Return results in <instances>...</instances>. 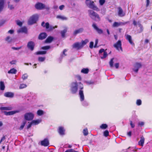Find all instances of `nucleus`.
<instances>
[{"mask_svg":"<svg viewBox=\"0 0 152 152\" xmlns=\"http://www.w3.org/2000/svg\"><path fill=\"white\" fill-rule=\"evenodd\" d=\"M70 90L72 93L75 94L77 91L78 88L80 89L79 95L81 102L83 101L84 99V96L83 93V86L81 82L77 83L76 81L71 83L70 86Z\"/></svg>","mask_w":152,"mask_h":152,"instance_id":"nucleus-1","label":"nucleus"},{"mask_svg":"<svg viewBox=\"0 0 152 152\" xmlns=\"http://www.w3.org/2000/svg\"><path fill=\"white\" fill-rule=\"evenodd\" d=\"M88 12L89 16L92 19H94L96 21H99L100 20L99 15L93 10H88Z\"/></svg>","mask_w":152,"mask_h":152,"instance_id":"nucleus-2","label":"nucleus"},{"mask_svg":"<svg viewBox=\"0 0 152 152\" xmlns=\"http://www.w3.org/2000/svg\"><path fill=\"white\" fill-rule=\"evenodd\" d=\"M86 3L90 8L96 11H99V9L94 4V2L90 0H86Z\"/></svg>","mask_w":152,"mask_h":152,"instance_id":"nucleus-3","label":"nucleus"},{"mask_svg":"<svg viewBox=\"0 0 152 152\" xmlns=\"http://www.w3.org/2000/svg\"><path fill=\"white\" fill-rule=\"evenodd\" d=\"M38 16L37 15H33L29 19L28 23L29 24L31 25L36 23L38 19Z\"/></svg>","mask_w":152,"mask_h":152,"instance_id":"nucleus-4","label":"nucleus"},{"mask_svg":"<svg viewBox=\"0 0 152 152\" xmlns=\"http://www.w3.org/2000/svg\"><path fill=\"white\" fill-rule=\"evenodd\" d=\"M34 117V114L31 112L26 113L24 115V118L25 120L28 121L32 120Z\"/></svg>","mask_w":152,"mask_h":152,"instance_id":"nucleus-5","label":"nucleus"},{"mask_svg":"<svg viewBox=\"0 0 152 152\" xmlns=\"http://www.w3.org/2000/svg\"><path fill=\"white\" fill-rule=\"evenodd\" d=\"M99 55L102 59L105 58L107 56V54L103 49H100L99 51Z\"/></svg>","mask_w":152,"mask_h":152,"instance_id":"nucleus-6","label":"nucleus"},{"mask_svg":"<svg viewBox=\"0 0 152 152\" xmlns=\"http://www.w3.org/2000/svg\"><path fill=\"white\" fill-rule=\"evenodd\" d=\"M121 45V42L120 40H118L117 42L113 45L114 47L117 50H120L121 51H122V48Z\"/></svg>","mask_w":152,"mask_h":152,"instance_id":"nucleus-7","label":"nucleus"},{"mask_svg":"<svg viewBox=\"0 0 152 152\" xmlns=\"http://www.w3.org/2000/svg\"><path fill=\"white\" fill-rule=\"evenodd\" d=\"M142 65L140 63H136L134 65L133 70L136 73L137 72L139 69L141 67Z\"/></svg>","mask_w":152,"mask_h":152,"instance_id":"nucleus-8","label":"nucleus"},{"mask_svg":"<svg viewBox=\"0 0 152 152\" xmlns=\"http://www.w3.org/2000/svg\"><path fill=\"white\" fill-rule=\"evenodd\" d=\"M20 110H15L10 111L9 112L4 111V114L6 115H14L20 112Z\"/></svg>","mask_w":152,"mask_h":152,"instance_id":"nucleus-9","label":"nucleus"},{"mask_svg":"<svg viewBox=\"0 0 152 152\" xmlns=\"http://www.w3.org/2000/svg\"><path fill=\"white\" fill-rule=\"evenodd\" d=\"M73 48L76 49L77 50H79L82 48L80 42H77L74 43L72 45Z\"/></svg>","mask_w":152,"mask_h":152,"instance_id":"nucleus-10","label":"nucleus"},{"mask_svg":"<svg viewBox=\"0 0 152 152\" xmlns=\"http://www.w3.org/2000/svg\"><path fill=\"white\" fill-rule=\"evenodd\" d=\"M92 26L96 30L98 34H101L103 33V31L102 30L99 28L97 26L96 24L95 23H93Z\"/></svg>","mask_w":152,"mask_h":152,"instance_id":"nucleus-11","label":"nucleus"},{"mask_svg":"<svg viewBox=\"0 0 152 152\" xmlns=\"http://www.w3.org/2000/svg\"><path fill=\"white\" fill-rule=\"evenodd\" d=\"M4 96L6 97L12 98L14 96V94L12 92H7L4 93Z\"/></svg>","mask_w":152,"mask_h":152,"instance_id":"nucleus-12","label":"nucleus"},{"mask_svg":"<svg viewBox=\"0 0 152 152\" xmlns=\"http://www.w3.org/2000/svg\"><path fill=\"white\" fill-rule=\"evenodd\" d=\"M45 27L46 29H48V31H50L53 30L55 28H57V26H49V23H45Z\"/></svg>","mask_w":152,"mask_h":152,"instance_id":"nucleus-13","label":"nucleus"},{"mask_svg":"<svg viewBox=\"0 0 152 152\" xmlns=\"http://www.w3.org/2000/svg\"><path fill=\"white\" fill-rule=\"evenodd\" d=\"M34 46V43L32 41L29 42L27 45L28 47L31 50H33Z\"/></svg>","mask_w":152,"mask_h":152,"instance_id":"nucleus-14","label":"nucleus"},{"mask_svg":"<svg viewBox=\"0 0 152 152\" xmlns=\"http://www.w3.org/2000/svg\"><path fill=\"white\" fill-rule=\"evenodd\" d=\"M41 144L42 145L45 146H47L49 145V142L48 140L45 139L41 142Z\"/></svg>","mask_w":152,"mask_h":152,"instance_id":"nucleus-15","label":"nucleus"},{"mask_svg":"<svg viewBox=\"0 0 152 152\" xmlns=\"http://www.w3.org/2000/svg\"><path fill=\"white\" fill-rule=\"evenodd\" d=\"M13 109V107L11 106H10L7 107H0V110H12Z\"/></svg>","mask_w":152,"mask_h":152,"instance_id":"nucleus-16","label":"nucleus"},{"mask_svg":"<svg viewBox=\"0 0 152 152\" xmlns=\"http://www.w3.org/2000/svg\"><path fill=\"white\" fill-rule=\"evenodd\" d=\"M35 7L37 9H42L45 7V5L42 3H39L35 5Z\"/></svg>","mask_w":152,"mask_h":152,"instance_id":"nucleus-17","label":"nucleus"},{"mask_svg":"<svg viewBox=\"0 0 152 152\" xmlns=\"http://www.w3.org/2000/svg\"><path fill=\"white\" fill-rule=\"evenodd\" d=\"M126 38L130 43L132 45H134V43L132 42V38L131 36L127 34L125 35Z\"/></svg>","mask_w":152,"mask_h":152,"instance_id":"nucleus-18","label":"nucleus"},{"mask_svg":"<svg viewBox=\"0 0 152 152\" xmlns=\"http://www.w3.org/2000/svg\"><path fill=\"white\" fill-rule=\"evenodd\" d=\"M65 130L64 128L62 126H60L59 127L58 130V132L61 135H63L64 134Z\"/></svg>","mask_w":152,"mask_h":152,"instance_id":"nucleus-19","label":"nucleus"},{"mask_svg":"<svg viewBox=\"0 0 152 152\" xmlns=\"http://www.w3.org/2000/svg\"><path fill=\"white\" fill-rule=\"evenodd\" d=\"M83 28H80L76 29L73 32V34L74 35H76L78 34L81 33L83 31Z\"/></svg>","mask_w":152,"mask_h":152,"instance_id":"nucleus-20","label":"nucleus"},{"mask_svg":"<svg viewBox=\"0 0 152 152\" xmlns=\"http://www.w3.org/2000/svg\"><path fill=\"white\" fill-rule=\"evenodd\" d=\"M118 14L119 16L122 17L125 15V13L123 12L122 9L120 7L118 8Z\"/></svg>","mask_w":152,"mask_h":152,"instance_id":"nucleus-21","label":"nucleus"},{"mask_svg":"<svg viewBox=\"0 0 152 152\" xmlns=\"http://www.w3.org/2000/svg\"><path fill=\"white\" fill-rule=\"evenodd\" d=\"M42 121L41 119H37L36 120H33L31 122V124L33 125H36L39 124Z\"/></svg>","mask_w":152,"mask_h":152,"instance_id":"nucleus-22","label":"nucleus"},{"mask_svg":"<svg viewBox=\"0 0 152 152\" xmlns=\"http://www.w3.org/2000/svg\"><path fill=\"white\" fill-rule=\"evenodd\" d=\"M27 32V29L26 27H23L21 28L18 30L17 32L18 33H26Z\"/></svg>","mask_w":152,"mask_h":152,"instance_id":"nucleus-23","label":"nucleus"},{"mask_svg":"<svg viewBox=\"0 0 152 152\" xmlns=\"http://www.w3.org/2000/svg\"><path fill=\"white\" fill-rule=\"evenodd\" d=\"M145 138L143 136L140 137V139L138 142V145H140L143 146L144 143Z\"/></svg>","mask_w":152,"mask_h":152,"instance_id":"nucleus-24","label":"nucleus"},{"mask_svg":"<svg viewBox=\"0 0 152 152\" xmlns=\"http://www.w3.org/2000/svg\"><path fill=\"white\" fill-rule=\"evenodd\" d=\"M56 18H57L62 20H67V18L64 16L62 15H57Z\"/></svg>","mask_w":152,"mask_h":152,"instance_id":"nucleus-25","label":"nucleus"},{"mask_svg":"<svg viewBox=\"0 0 152 152\" xmlns=\"http://www.w3.org/2000/svg\"><path fill=\"white\" fill-rule=\"evenodd\" d=\"M47 35L46 33H43L41 34L39 36V38L40 39H43L47 37Z\"/></svg>","mask_w":152,"mask_h":152,"instance_id":"nucleus-26","label":"nucleus"},{"mask_svg":"<svg viewBox=\"0 0 152 152\" xmlns=\"http://www.w3.org/2000/svg\"><path fill=\"white\" fill-rule=\"evenodd\" d=\"M5 40L8 43H10L13 41V39L10 36H8L5 38Z\"/></svg>","mask_w":152,"mask_h":152,"instance_id":"nucleus-27","label":"nucleus"},{"mask_svg":"<svg viewBox=\"0 0 152 152\" xmlns=\"http://www.w3.org/2000/svg\"><path fill=\"white\" fill-rule=\"evenodd\" d=\"M4 6V0H0V12L3 10Z\"/></svg>","mask_w":152,"mask_h":152,"instance_id":"nucleus-28","label":"nucleus"},{"mask_svg":"<svg viewBox=\"0 0 152 152\" xmlns=\"http://www.w3.org/2000/svg\"><path fill=\"white\" fill-rule=\"evenodd\" d=\"M53 37L50 36L48 37L45 41V42L49 43L51 42L53 40Z\"/></svg>","mask_w":152,"mask_h":152,"instance_id":"nucleus-29","label":"nucleus"},{"mask_svg":"<svg viewBox=\"0 0 152 152\" xmlns=\"http://www.w3.org/2000/svg\"><path fill=\"white\" fill-rule=\"evenodd\" d=\"M37 114L38 116H41L45 114L44 112L42 110H39L37 112Z\"/></svg>","mask_w":152,"mask_h":152,"instance_id":"nucleus-30","label":"nucleus"},{"mask_svg":"<svg viewBox=\"0 0 152 152\" xmlns=\"http://www.w3.org/2000/svg\"><path fill=\"white\" fill-rule=\"evenodd\" d=\"M122 23L121 22H115L113 23L112 26L114 27H117L120 26Z\"/></svg>","mask_w":152,"mask_h":152,"instance_id":"nucleus-31","label":"nucleus"},{"mask_svg":"<svg viewBox=\"0 0 152 152\" xmlns=\"http://www.w3.org/2000/svg\"><path fill=\"white\" fill-rule=\"evenodd\" d=\"M88 42L89 40L87 39H86L82 41L80 43V44L81 46H82V48Z\"/></svg>","mask_w":152,"mask_h":152,"instance_id":"nucleus-32","label":"nucleus"},{"mask_svg":"<svg viewBox=\"0 0 152 152\" xmlns=\"http://www.w3.org/2000/svg\"><path fill=\"white\" fill-rule=\"evenodd\" d=\"M17 72V70L14 68H12L8 72L9 74H15Z\"/></svg>","mask_w":152,"mask_h":152,"instance_id":"nucleus-33","label":"nucleus"},{"mask_svg":"<svg viewBox=\"0 0 152 152\" xmlns=\"http://www.w3.org/2000/svg\"><path fill=\"white\" fill-rule=\"evenodd\" d=\"M67 31V28H66L64 30L62 31L61 32V36L62 37H65V33Z\"/></svg>","mask_w":152,"mask_h":152,"instance_id":"nucleus-34","label":"nucleus"},{"mask_svg":"<svg viewBox=\"0 0 152 152\" xmlns=\"http://www.w3.org/2000/svg\"><path fill=\"white\" fill-rule=\"evenodd\" d=\"M5 87L4 82L1 81L0 82V88L1 90H4V89Z\"/></svg>","mask_w":152,"mask_h":152,"instance_id":"nucleus-35","label":"nucleus"},{"mask_svg":"<svg viewBox=\"0 0 152 152\" xmlns=\"http://www.w3.org/2000/svg\"><path fill=\"white\" fill-rule=\"evenodd\" d=\"M89 69L88 68H83L81 70V72L84 74H86L88 73Z\"/></svg>","mask_w":152,"mask_h":152,"instance_id":"nucleus-36","label":"nucleus"},{"mask_svg":"<svg viewBox=\"0 0 152 152\" xmlns=\"http://www.w3.org/2000/svg\"><path fill=\"white\" fill-rule=\"evenodd\" d=\"M26 124V121H23L22 122V123L20 126V128H19V129L21 130H22L24 128L25 124Z\"/></svg>","mask_w":152,"mask_h":152,"instance_id":"nucleus-37","label":"nucleus"},{"mask_svg":"<svg viewBox=\"0 0 152 152\" xmlns=\"http://www.w3.org/2000/svg\"><path fill=\"white\" fill-rule=\"evenodd\" d=\"M108 127L107 125L106 124H103L100 126V128L101 129H105Z\"/></svg>","mask_w":152,"mask_h":152,"instance_id":"nucleus-38","label":"nucleus"},{"mask_svg":"<svg viewBox=\"0 0 152 152\" xmlns=\"http://www.w3.org/2000/svg\"><path fill=\"white\" fill-rule=\"evenodd\" d=\"M27 86L26 84H21L20 85L19 87V88L20 89H22L23 88H26Z\"/></svg>","mask_w":152,"mask_h":152,"instance_id":"nucleus-39","label":"nucleus"},{"mask_svg":"<svg viewBox=\"0 0 152 152\" xmlns=\"http://www.w3.org/2000/svg\"><path fill=\"white\" fill-rule=\"evenodd\" d=\"M45 57H39L38 58V60L39 62H42L45 60Z\"/></svg>","mask_w":152,"mask_h":152,"instance_id":"nucleus-40","label":"nucleus"},{"mask_svg":"<svg viewBox=\"0 0 152 152\" xmlns=\"http://www.w3.org/2000/svg\"><path fill=\"white\" fill-rule=\"evenodd\" d=\"M46 53V51H39L37 52L36 53L37 55L39 54H45Z\"/></svg>","mask_w":152,"mask_h":152,"instance_id":"nucleus-41","label":"nucleus"},{"mask_svg":"<svg viewBox=\"0 0 152 152\" xmlns=\"http://www.w3.org/2000/svg\"><path fill=\"white\" fill-rule=\"evenodd\" d=\"M28 75L27 74H24L23 75L22 77V78L23 80H25L28 78Z\"/></svg>","mask_w":152,"mask_h":152,"instance_id":"nucleus-42","label":"nucleus"},{"mask_svg":"<svg viewBox=\"0 0 152 152\" xmlns=\"http://www.w3.org/2000/svg\"><path fill=\"white\" fill-rule=\"evenodd\" d=\"M114 58H112L110 62H109V64L110 65L111 67H113V60L114 59Z\"/></svg>","mask_w":152,"mask_h":152,"instance_id":"nucleus-43","label":"nucleus"},{"mask_svg":"<svg viewBox=\"0 0 152 152\" xmlns=\"http://www.w3.org/2000/svg\"><path fill=\"white\" fill-rule=\"evenodd\" d=\"M82 105L85 107H87L88 105V103L86 101H83L82 103Z\"/></svg>","mask_w":152,"mask_h":152,"instance_id":"nucleus-44","label":"nucleus"},{"mask_svg":"<svg viewBox=\"0 0 152 152\" xmlns=\"http://www.w3.org/2000/svg\"><path fill=\"white\" fill-rule=\"evenodd\" d=\"M83 134L84 135L86 136L88 134V131L87 129H84L83 131Z\"/></svg>","mask_w":152,"mask_h":152,"instance_id":"nucleus-45","label":"nucleus"},{"mask_svg":"<svg viewBox=\"0 0 152 152\" xmlns=\"http://www.w3.org/2000/svg\"><path fill=\"white\" fill-rule=\"evenodd\" d=\"M84 83H86L88 85L92 84L94 83V82L92 81H84Z\"/></svg>","mask_w":152,"mask_h":152,"instance_id":"nucleus-46","label":"nucleus"},{"mask_svg":"<svg viewBox=\"0 0 152 152\" xmlns=\"http://www.w3.org/2000/svg\"><path fill=\"white\" fill-rule=\"evenodd\" d=\"M109 132L108 130H105L104 132V135L106 137H107L109 135Z\"/></svg>","mask_w":152,"mask_h":152,"instance_id":"nucleus-47","label":"nucleus"},{"mask_svg":"<svg viewBox=\"0 0 152 152\" xmlns=\"http://www.w3.org/2000/svg\"><path fill=\"white\" fill-rule=\"evenodd\" d=\"M105 2V0H99V2L100 5H103Z\"/></svg>","mask_w":152,"mask_h":152,"instance_id":"nucleus-48","label":"nucleus"},{"mask_svg":"<svg viewBox=\"0 0 152 152\" xmlns=\"http://www.w3.org/2000/svg\"><path fill=\"white\" fill-rule=\"evenodd\" d=\"M17 24L19 26H21L22 25V23L19 20H17L16 21Z\"/></svg>","mask_w":152,"mask_h":152,"instance_id":"nucleus-49","label":"nucleus"},{"mask_svg":"<svg viewBox=\"0 0 152 152\" xmlns=\"http://www.w3.org/2000/svg\"><path fill=\"white\" fill-rule=\"evenodd\" d=\"M142 101L140 99H138L136 101V104L137 105H140L141 104Z\"/></svg>","mask_w":152,"mask_h":152,"instance_id":"nucleus-50","label":"nucleus"},{"mask_svg":"<svg viewBox=\"0 0 152 152\" xmlns=\"http://www.w3.org/2000/svg\"><path fill=\"white\" fill-rule=\"evenodd\" d=\"M50 46H46L44 47H42V49L43 50H48L50 48Z\"/></svg>","mask_w":152,"mask_h":152,"instance_id":"nucleus-51","label":"nucleus"},{"mask_svg":"<svg viewBox=\"0 0 152 152\" xmlns=\"http://www.w3.org/2000/svg\"><path fill=\"white\" fill-rule=\"evenodd\" d=\"M5 136H3V137L2 138L0 141V143H1V142H5Z\"/></svg>","mask_w":152,"mask_h":152,"instance_id":"nucleus-52","label":"nucleus"},{"mask_svg":"<svg viewBox=\"0 0 152 152\" xmlns=\"http://www.w3.org/2000/svg\"><path fill=\"white\" fill-rule=\"evenodd\" d=\"M94 42H91L90 43L89 47L91 48H92L93 47Z\"/></svg>","mask_w":152,"mask_h":152,"instance_id":"nucleus-53","label":"nucleus"},{"mask_svg":"<svg viewBox=\"0 0 152 152\" xmlns=\"http://www.w3.org/2000/svg\"><path fill=\"white\" fill-rule=\"evenodd\" d=\"M130 125L132 128H134L135 126L134 124L132 123V121H130Z\"/></svg>","mask_w":152,"mask_h":152,"instance_id":"nucleus-54","label":"nucleus"},{"mask_svg":"<svg viewBox=\"0 0 152 152\" xmlns=\"http://www.w3.org/2000/svg\"><path fill=\"white\" fill-rule=\"evenodd\" d=\"M14 32V30H9L8 33L9 34H13Z\"/></svg>","mask_w":152,"mask_h":152,"instance_id":"nucleus-55","label":"nucleus"},{"mask_svg":"<svg viewBox=\"0 0 152 152\" xmlns=\"http://www.w3.org/2000/svg\"><path fill=\"white\" fill-rule=\"evenodd\" d=\"M16 63V61L15 60H12V61L10 62V63L11 64H15Z\"/></svg>","mask_w":152,"mask_h":152,"instance_id":"nucleus-56","label":"nucleus"},{"mask_svg":"<svg viewBox=\"0 0 152 152\" xmlns=\"http://www.w3.org/2000/svg\"><path fill=\"white\" fill-rule=\"evenodd\" d=\"M146 7H147L149 6V4H150V0H146Z\"/></svg>","mask_w":152,"mask_h":152,"instance_id":"nucleus-57","label":"nucleus"},{"mask_svg":"<svg viewBox=\"0 0 152 152\" xmlns=\"http://www.w3.org/2000/svg\"><path fill=\"white\" fill-rule=\"evenodd\" d=\"M144 124V123L143 122H140L138 123V125H140V126H143Z\"/></svg>","mask_w":152,"mask_h":152,"instance_id":"nucleus-58","label":"nucleus"},{"mask_svg":"<svg viewBox=\"0 0 152 152\" xmlns=\"http://www.w3.org/2000/svg\"><path fill=\"white\" fill-rule=\"evenodd\" d=\"M8 7L10 10L13 9L14 8V7L12 5L10 4L9 5Z\"/></svg>","mask_w":152,"mask_h":152,"instance_id":"nucleus-59","label":"nucleus"},{"mask_svg":"<svg viewBox=\"0 0 152 152\" xmlns=\"http://www.w3.org/2000/svg\"><path fill=\"white\" fill-rule=\"evenodd\" d=\"M98 42V39H96L95 40V44L94 46V48H96L97 47V44Z\"/></svg>","mask_w":152,"mask_h":152,"instance_id":"nucleus-60","label":"nucleus"},{"mask_svg":"<svg viewBox=\"0 0 152 152\" xmlns=\"http://www.w3.org/2000/svg\"><path fill=\"white\" fill-rule=\"evenodd\" d=\"M114 66L117 69L119 67V64L118 63H115L114 64Z\"/></svg>","mask_w":152,"mask_h":152,"instance_id":"nucleus-61","label":"nucleus"},{"mask_svg":"<svg viewBox=\"0 0 152 152\" xmlns=\"http://www.w3.org/2000/svg\"><path fill=\"white\" fill-rule=\"evenodd\" d=\"M28 123L29 124L27 126V128L28 129V128H30V127H31V126L32 125H33V124H31V122H29Z\"/></svg>","mask_w":152,"mask_h":152,"instance_id":"nucleus-62","label":"nucleus"},{"mask_svg":"<svg viewBox=\"0 0 152 152\" xmlns=\"http://www.w3.org/2000/svg\"><path fill=\"white\" fill-rule=\"evenodd\" d=\"M12 49L14 50H18L19 49H20L21 48V47H18V48H15V47H12Z\"/></svg>","mask_w":152,"mask_h":152,"instance_id":"nucleus-63","label":"nucleus"},{"mask_svg":"<svg viewBox=\"0 0 152 152\" xmlns=\"http://www.w3.org/2000/svg\"><path fill=\"white\" fill-rule=\"evenodd\" d=\"M64 7V6L63 5H61L59 7V8L61 10H62Z\"/></svg>","mask_w":152,"mask_h":152,"instance_id":"nucleus-64","label":"nucleus"}]
</instances>
